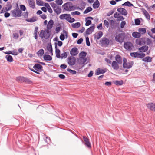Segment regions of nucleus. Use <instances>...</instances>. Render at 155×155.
Returning <instances> with one entry per match:
<instances>
[{
    "mask_svg": "<svg viewBox=\"0 0 155 155\" xmlns=\"http://www.w3.org/2000/svg\"><path fill=\"white\" fill-rule=\"evenodd\" d=\"M105 60L107 63L111 64L112 62L108 58H105Z\"/></svg>",
    "mask_w": 155,
    "mask_h": 155,
    "instance_id": "nucleus-62",
    "label": "nucleus"
},
{
    "mask_svg": "<svg viewBox=\"0 0 155 155\" xmlns=\"http://www.w3.org/2000/svg\"><path fill=\"white\" fill-rule=\"evenodd\" d=\"M106 71V69H103L100 68L97 69L95 71V74L98 75L100 74H104Z\"/></svg>",
    "mask_w": 155,
    "mask_h": 155,
    "instance_id": "nucleus-18",
    "label": "nucleus"
},
{
    "mask_svg": "<svg viewBox=\"0 0 155 155\" xmlns=\"http://www.w3.org/2000/svg\"><path fill=\"white\" fill-rule=\"evenodd\" d=\"M124 46L125 49L129 50H132L133 47L132 43L128 42L124 43Z\"/></svg>",
    "mask_w": 155,
    "mask_h": 155,
    "instance_id": "nucleus-9",
    "label": "nucleus"
},
{
    "mask_svg": "<svg viewBox=\"0 0 155 155\" xmlns=\"http://www.w3.org/2000/svg\"><path fill=\"white\" fill-rule=\"evenodd\" d=\"M38 27H36L35 28V30L33 34V35L34 36V38L35 39H37L38 37Z\"/></svg>",
    "mask_w": 155,
    "mask_h": 155,
    "instance_id": "nucleus-22",
    "label": "nucleus"
},
{
    "mask_svg": "<svg viewBox=\"0 0 155 155\" xmlns=\"http://www.w3.org/2000/svg\"><path fill=\"white\" fill-rule=\"evenodd\" d=\"M111 66L114 70H117L119 69V64L115 61H113L111 63Z\"/></svg>",
    "mask_w": 155,
    "mask_h": 155,
    "instance_id": "nucleus-15",
    "label": "nucleus"
},
{
    "mask_svg": "<svg viewBox=\"0 0 155 155\" xmlns=\"http://www.w3.org/2000/svg\"><path fill=\"white\" fill-rule=\"evenodd\" d=\"M115 60L118 64H121L122 63V58L119 55H117L115 57Z\"/></svg>",
    "mask_w": 155,
    "mask_h": 155,
    "instance_id": "nucleus-16",
    "label": "nucleus"
},
{
    "mask_svg": "<svg viewBox=\"0 0 155 155\" xmlns=\"http://www.w3.org/2000/svg\"><path fill=\"white\" fill-rule=\"evenodd\" d=\"M68 14H64L61 15L59 16L61 20L66 19V18L68 17Z\"/></svg>",
    "mask_w": 155,
    "mask_h": 155,
    "instance_id": "nucleus-34",
    "label": "nucleus"
},
{
    "mask_svg": "<svg viewBox=\"0 0 155 155\" xmlns=\"http://www.w3.org/2000/svg\"><path fill=\"white\" fill-rule=\"evenodd\" d=\"M11 12L12 16L14 17H19L21 16L22 12L19 9L18 7H17L15 9L12 10Z\"/></svg>",
    "mask_w": 155,
    "mask_h": 155,
    "instance_id": "nucleus-2",
    "label": "nucleus"
},
{
    "mask_svg": "<svg viewBox=\"0 0 155 155\" xmlns=\"http://www.w3.org/2000/svg\"><path fill=\"white\" fill-rule=\"evenodd\" d=\"M87 61L86 58H82V59H78V61L79 63L81 64H84Z\"/></svg>",
    "mask_w": 155,
    "mask_h": 155,
    "instance_id": "nucleus-40",
    "label": "nucleus"
},
{
    "mask_svg": "<svg viewBox=\"0 0 155 155\" xmlns=\"http://www.w3.org/2000/svg\"><path fill=\"white\" fill-rule=\"evenodd\" d=\"M80 14V13L78 11H75L71 12V14L72 15H78Z\"/></svg>",
    "mask_w": 155,
    "mask_h": 155,
    "instance_id": "nucleus-51",
    "label": "nucleus"
},
{
    "mask_svg": "<svg viewBox=\"0 0 155 155\" xmlns=\"http://www.w3.org/2000/svg\"><path fill=\"white\" fill-rule=\"evenodd\" d=\"M103 35V33L101 31H100L97 35H94V38L95 39L99 40Z\"/></svg>",
    "mask_w": 155,
    "mask_h": 155,
    "instance_id": "nucleus-27",
    "label": "nucleus"
},
{
    "mask_svg": "<svg viewBox=\"0 0 155 155\" xmlns=\"http://www.w3.org/2000/svg\"><path fill=\"white\" fill-rule=\"evenodd\" d=\"M139 31L140 32V33H141L142 34L145 33L146 32V29L145 28H140L139 29Z\"/></svg>",
    "mask_w": 155,
    "mask_h": 155,
    "instance_id": "nucleus-43",
    "label": "nucleus"
},
{
    "mask_svg": "<svg viewBox=\"0 0 155 155\" xmlns=\"http://www.w3.org/2000/svg\"><path fill=\"white\" fill-rule=\"evenodd\" d=\"M100 42L102 46H106L109 45L110 41L107 38H103L100 41Z\"/></svg>",
    "mask_w": 155,
    "mask_h": 155,
    "instance_id": "nucleus-6",
    "label": "nucleus"
},
{
    "mask_svg": "<svg viewBox=\"0 0 155 155\" xmlns=\"http://www.w3.org/2000/svg\"><path fill=\"white\" fill-rule=\"evenodd\" d=\"M83 41V39L82 38H81L78 39L77 42L78 44H81Z\"/></svg>",
    "mask_w": 155,
    "mask_h": 155,
    "instance_id": "nucleus-64",
    "label": "nucleus"
},
{
    "mask_svg": "<svg viewBox=\"0 0 155 155\" xmlns=\"http://www.w3.org/2000/svg\"><path fill=\"white\" fill-rule=\"evenodd\" d=\"M104 24L107 28L109 27V22L108 21L106 20L104 21Z\"/></svg>",
    "mask_w": 155,
    "mask_h": 155,
    "instance_id": "nucleus-56",
    "label": "nucleus"
},
{
    "mask_svg": "<svg viewBox=\"0 0 155 155\" xmlns=\"http://www.w3.org/2000/svg\"><path fill=\"white\" fill-rule=\"evenodd\" d=\"M17 79L18 80H23L25 82H31L30 80L27 78H24L23 77H19L17 78Z\"/></svg>",
    "mask_w": 155,
    "mask_h": 155,
    "instance_id": "nucleus-39",
    "label": "nucleus"
},
{
    "mask_svg": "<svg viewBox=\"0 0 155 155\" xmlns=\"http://www.w3.org/2000/svg\"><path fill=\"white\" fill-rule=\"evenodd\" d=\"M51 5L53 8V10L55 8V7H56L58 6H57L54 3H51Z\"/></svg>",
    "mask_w": 155,
    "mask_h": 155,
    "instance_id": "nucleus-61",
    "label": "nucleus"
},
{
    "mask_svg": "<svg viewBox=\"0 0 155 155\" xmlns=\"http://www.w3.org/2000/svg\"><path fill=\"white\" fill-rule=\"evenodd\" d=\"M152 58L150 56H147L142 59L143 61L147 62H151L152 61Z\"/></svg>",
    "mask_w": 155,
    "mask_h": 155,
    "instance_id": "nucleus-25",
    "label": "nucleus"
},
{
    "mask_svg": "<svg viewBox=\"0 0 155 155\" xmlns=\"http://www.w3.org/2000/svg\"><path fill=\"white\" fill-rule=\"evenodd\" d=\"M94 24H93L92 26L87 29L86 33L87 35H89L92 33L94 31Z\"/></svg>",
    "mask_w": 155,
    "mask_h": 155,
    "instance_id": "nucleus-12",
    "label": "nucleus"
},
{
    "mask_svg": "<svg viewBox=\"0 0 155 155\" xmlns=\"http://www.w3.org/2000/svg\"><path fill=\"white\" fill-rule=\"evenodd\" d=\"M36 3L39 6H43L44 4V2L41 0H36Z\"/></svg>",
    "mask_w": 155,
    "mask_h": 155,
    "instance_id": "nucleus-45",
    "label": "nucleus"
},
{
    "mask_svg": "<svg viewBox=\"0 0 155 155\" xmlns=\"http://www.w3.org/2000/svg\"><path fill=\"white\" fill-rule=\"evenodd\" d=\"M5 58L7 61L8 62H12L13 61V59L12 57L10 55H7L5 56Z\"/></svg>",
    "mask_w": 155,
    "mask_h": 155,
    "instance_id": "nucleus-33",
    "label": "nucleus"
},
{
    "mask_svg": "<svg viewBox=\"0 0 155 155\" xmlns=\"http://www.w3.org/2000/svg\"><path fill=\"white\" fill-rule=\"evenodd\" d=\"M123 67L124 68H130L132 67L134 64L133 62L132 61L127 62V59L124 58H123Z\"/></svg>",
    "mask_w": 155,
    "mask_h": 155,
    "instance_id": "nucleus-3",
    "label": "nucleus"
},
{
    "mask_svg": "<svg viewBox=\"0 0 155 155\" xmlns=\"http://www.w3.org/2000/svg\"><path fill=\"white\" fill-rule=\"evenodd\" d=\"M20 9L21 11H25L26 10V7L24 5H20Z\"/></svg>",
    "mask_w": 155,
    "mask_h": 155,
    "instance_id": "nucleus-49",
    "label": "nucleus"
},
{
    "mask_svg": "<svg viewBox=\"0 0 155 155\" xmlns=\"http://www.w3.org/2000/svg\"><path fill=\"white\" fill-rule=\"evenodd\" d=\"M100 3L98 0H96L93 5V8L94 9H96L99 7Z\"/></svg>",
    "mask_w": 155,
    "mask_h": 155,
    "instance_id": "nucleus-29",
    "label": "nucleus"
},
{
    "mask_svg": "<svg viewBox=\"0 0 155 155\" xmlns=\"http://www.w3.org/2000/svg\"><path fill=\"white\" fill-rule=\"evenodd\" d=\"M83 138L85 142V144L88 147H91V146L90 143L88 141V139L85 136H83Z\"/></svg>",
    "mask_w": 155,
    "mask_h": 155,
    "instance_id": "nucleus-26",
    "label": "nucleus"
},
{
    "mask_svg": "<svg viewBox=\"0 0 155 155\" xmlns=\"http://www.w3.org/2000/svg\"><path fill=\"white\" fill-rule=\"evenodd\" d=\"M92 8L91 7H88L86 9V10L84 11L83 13L84 14H87L90 12L92 11Z\"/></svg>",
    "mask_w": 155,
    "mask_h": 155,
    "instance_id": "nucleus-42",
    "label": "nucleus"
},
{
    "mask_svg": "<svg viewBox=\"0 0 155 155\" xmlns=\"http://www.w3.org/2000/svg\"><path fill=\"white\" fill-rule=\"evenodd\" d=\"M47 49L48 51L52 55V49L51 45V44L48 45L47 46Z\"/></svg>",
    "mask_w": 155,
    "mask_h": 155,
    "instance_id": "nucleus-38",
    "label": "nucleus"
},
{
    "mask_svg": "<svg viewBox=\"0 0 155 155\" xmlns=\"http://www.w3.org/2000/svg\"><path fill=\"white\" fill-rule=\"evenodd\" d=\"M148 47L147 45L143 46L138 48L139 52L140 53H143L146 52L148 50Z\"/></svg>",
    "mask_w": 155,
    "mask_h": 155,
    "instance_id": "nucleus-11",
    "label": "nucleus"
},
{
    "mask_svg": "<svg viewBox=\"0 0 155 155\" xmlns=\"http://www.w3.org/2000/svg\"><path fill=\"white\" fill-rule=\"evenodd\" d=\"M44 50L43 49H41L37 52V54L38 56H41L44 54Z\"/></svg>",
    "mask_w": 155,
    "mask_h": 155,
    "instance_id": "nucleus-41",
    "label": "nucleus"
},
{
    "mask_svg": "<svg viewBox=\"0 0 155 155\" xmlns=\"http://www.w3.org/2000/svg\"><path fill=\"white\" fill-rule=\"evenodd\" d=\"M55 2L58 5H61L63 3L62 0H56Z\"/></svg>",
    "mask_w": 155,
    "mask_h": 155,
    "instance_id": "nucleus-48",
    "label": "nucleus"
},
{
    "mask_svg": "<svg viewBox=\"0 0 155 155\" xmlns=\"http://www.w3.org/2000/svg\"><path fill=\"white\" fill-rule=\"evenodd\" d=\"M81 24L80 22H77L72 24V27L74 28H78L80 26Z\"/></svg>",
    "mask_w": 155,
    "mask_h": 155,
    "instance_id": "nucleus-37",
    "label": "nucleus"
},
{
    "mask_svg": "<svg viewBox=\"0 0 155 155\" xmlns=\"http://www.w3.org/2000/svg\"><path fill=\"white\" fill-rule=\"evenodd\" d=\"M97 28L99 30H101L102 29V23H100L97 26Z\"/></svg>",
    "mask_w": 155,
    "mask_h": 155,
    "instance_id": "nucleus-63",
    "label": "nucleus"
},
{
    "mask_svg": "<svg viewBox=\"0 0 155 155\" xmlns=\"http://www.w3.org/2000/svg\"><path fill=\"white\" fill-rule=\"evenodd\" d=\"M78 7H77L76 6L73 5L72 4H71V11H74L76 9H78Z\"/></svg>",
    "mask_w": 155,
    "mask_h": 155,
    "instance_id": "nucleus-54",
    "label": "nucleus"
},
{
    "mask_svg": "<svg viewBox=\"0 0 155 155\" xmlns=\"http://www.w3.org/2000/svg\"><path fill=\"white\" fill-rule=\"evenodd\" d=\"M44 59L46 61H51L52 58L49 55L45 54L43 57Z\"/></svg>",
    "mask_w": 155,
    "mask_h": 155,
    "instance_id": "nucleus-31",
    "label": "nucleus"
},
{
    "mask_svg": "<svg viewBox=\"0 0 155 155\" xmlns=\"http://www.w3.org/2000/svg\"><path fill=\"white\" fill-rule=\"evenodd\" d=\"M12 6L10 4L7 5L6 7L3 8L1 11L0 13L2 14L7 11H8L12 8Z\"/></svg>",
    "mask_w": 155,
    "mask_h": 155,
    "instance_id": "nucleus-14",
    "label": "nucleus"
},
{
    "mask_svg": "<svg viewBox=\"0 0 155 155\" xmlns=\"http://www.w3.org/2000/svg\"><path fill=\"white\" fill-rule=\"evenodd\" d=\"M143 14L146 17V18L148 20H150V16L148 12L145 10H143Z\"/></svg>",
    "mask_w": 155,
    "mask_h": 155,
    "instance_id": "nucleus-32",
    "label": "nucleus"
},
{
    "mask_svg": "<svg viewBox=\"0 0 155 155\" xmlns=\"http://www.w3.org/2000/svg\"><path fill=\"white\" fill-rule=\"evenodd\" d=\"M126 24V22L125 21H122L120 23V27L122 28H124V25Z\"/></svg>",
    "mask_w": 155,
    "mask_h": 155,
    "instance_id": "nucleus-55",
    "label": "nucleus"
},
{
    "mask_svg": "<svg viewBox=\"0 0 155 155\" xmlns=\"http://www.w3.org/2000/svg\"><path fill=\"white\" fill-rule=\"evenodd\" d=\"M86 41L87 45L88 46H89L90 45V44L89 41V38L88 37H87L86 38Z\"/></svg>",
    "mask_w": 155,
    "mask_h": 155,
    "instance_id": "nucleus-53",
    "label": "nucleus"
},
{
    "mask_svg": "<svg viewBox=\"0 0 155 155\" xmlns=\"http://www.w3.org/2000/svg\"><path fill=\"white\" fill-rule=\"evenodd\" d=\"M148 108L151 110L155 111V104L150 103L147 104Z\"/></svg>",
    "mask_w": 155,
    "mask_h": 155,
    "instance_id": "nucleus-17",
    "label": "nucleus"
},
{
    "mask_svg": "<svg viewBox=\"0 0 155 155\" xmlns=\"http://www.w3.org/2000/svg\"><path fill=\"white\" fill-rule=\"evenodd\" d=\"M86 22L85 25L86 26H88L91 24V21L87 18H86Z\"/></svg>",
    "mask_w": 155,
    "mask_h": 155,
    "instance_id": "nucleus-46",
    "label": "nucleus"
},
{
    "mask_svg": "<svg viewBox=\"0 0 155 155\" xmlns=\"http://www.w3.org/2000/svg\"><path fill=\"white\" fill-rule=\"evenodd\" d=\"M26 21L28 22H33L36 21V18L34 17H33L30 19H26Z\"/></svg>",
    "mask_w": 155,
    "mask_h": 155,
    "instance_id": "nucleus-44",
    "label": "nucleus"
},
{
    "mask_svg": "<svg viewBox=\"0 0 155 155\" xmlns=\"http://www.w3.org/2000/svg\"><path fill=\"white\" fill-rule=\"evenodd\" d=\"M76 59L74 57H70L68 58V64L70 65H74Z\"/></svg>",
    "mask_w": 155,
    "mask_h": 155,
    "instance_id": "nucleus-8",
    "label": "nucleus"
},
{
    "mask_svg": "<svg viewBox=\"0 0 155 155\" xmlns=\"http://www.w3.org/2000/svg\"><path fill=\"white\" fill-rule=\"evenodd\" d=\"M122 6H125L130 7L131 6H133V4L131 3L130 2L127 1L125 2L124 3L122 4Z\"/></svg>",
    "mask_w": 155,
    "mask_h": 155,
    "instance_id": "nucleus-36",
    "label": "nucleus"
},
{
    "mask_svg": "<svg viewBox=\"0 0 155 155\" xmlns=\"http://www.w3.org/2000/svg\"><path fill=\"white\" fill-rule=\"evenodd\" d=\"M67 57V54L66 52H64L62 53L61 55V57L62 59L63 58H65Z\"/></svg>",
    "mask_w": 155,
    "mask_h": 155,
    "instance_id": "nucleus-57",
    "label": "nucleus"
},
{
    "mask_svg": "<svg viewBox=\"0 0 155 155\" xmlns=\"http://www.w3.org/2000/svg\"><path fill=\"white\" fill-rule=\"evenodd\" d=\"M55 54L56 56L58 58H60V50L58 48L56 43H55Z\"/></svg>",
    "mask_w": 155,
    "mask_h": 155,
    "instance_id": "nucleus-20",
    "label": "nucleus"
},
{
    "mask_svg": "<svg viewBox=\"0 0 155 155\" xmlns=\"http://www.w3.org/2000/svg\"><path fill=\"white\" fill-rule=\"evenodd\" d=\"M130 56L132 57L137 58H143L145 56V54L143 53H139L138 52L131 53Z\"/></svg>",
    "mask_w": 155,
    "mask_h": 155,
    "instance_id": "nucleus-4",
    "label": "nucleus"
},
{
    "mask_svg": "<svg viewBox=\"0 0 155 155\" xmlns=\"http://www.w3.org/2000/svg\"><path fill=\"white\" fill-rule=\"evenodd\" d=\"M57 15H59L61 12V9L60 7L57 6L53 10Z\"/></svg>",
    "mask_w": 155,
    "mask_h": 155,
    "instance_id": "nucleus-24",
    "label": "nucleus"
},
{
    "mask_svg": "<svg viewBox=\"0 0 155 155\" xmlns=\"http://www.w3.org/2000/svg\"><path fill=\"white\" fill-rule=\"evenodd\" d=\"M67 70L70 73L72 74H76V71L74 70H72L68 68Z\"/></svg>",
    "mask_w": 155,
    "mask_h": 155,
    "instance_id": "nucleus-47",
    "label": "nucleus"
},
{
    "mask_svg": "<svg viewBox=\"0 0 155 155\" xmlns=\"http://www.w3.org/2000/svg\"><path fill=\"white\" fill-rule=\"evenodd\" d=\"M18 54V52L16 50H13L12 51V55H16Z\"/></svg>",
    "mask_w": 155,
    "mask_h": 155,
    "instance_id": "nucleus-59",
    "label": "nucleus"
},
{
    "mask_svg": "<svg viewBox=\"0 0 155 155\" xmlns=\"http://www.w3.org/2000/svg\"><path fill=\"white\" fill-rule=\"evenodd\" d=\"M114 83L117 85H122L123 84V82L122 80L120 81L116 80L114 81Z\"/></svg>",
    "mask_w": 155,
    "mask_h": 155,
    "instance_id": "nucleus-35",
    "label": "nucleus"
},
{
    "mask_svg": "<svg viewBox=\"0 0 155 155\" xmlns=\"http://www.w3.org/2000/svg\"><path fill=\"white\" fill-rule=\"evenodd\" d=\"M60 38L62 41L64 40L65 39L64 35L63 34H61L60 36Z\"/></svg>",
    "mask_w": 155,
    "mask_h": 155,
    "instance_id": "nucleus-58",
    "label": "nucleus"
},
{
    "mask_svg": "<svg viewBox=\"0 0 155 155\" xmlns=\"http://www.w3.org/2000/svg\"><path fill=\"white\" fill-rule=\"evenodd\" d=\"M124 38V34L121 33L117 35L115 37V39L117 41L121 43L123 42Z\"/></svg>",
    "mask_w": 155,
    "mask_h": 155,
    "instance_id": "nucleus-5",
    "label": "nucleus"
},
{
    "mask_svg": "<svg viewBox=\"0 0 155 155\" xmlns=\"http://www.w3.org/2000/svg\"><path fill=\"white\" fill-rule=\"evenodd\" d=\"M132 36L134 38H140L141 36V34L137 32H134L132 34Z\"/></svg>",
    "mask_w": 155,
    "mask_h": 155,
    "instance_id": "nucleus-30",
    "label": "nucleus"
},
{
    "mask_svg": "<svg viewBox=\"0 0 155 155\" xmlns=\"http://www.w3.org/2000/svg\"><path fill=\"white\" fill-rule=\"evenodd\" d=\"M120 15V14L118 13L117 12H116L114 15V17L115 18H118Z\"/></svg>",
    "mask_w": 155,
    "mask_h": 155,
    "instance_id": "nucleus-60",
    "label": "nucleus"
},
{
    "mask_svg": "<svg viewBox=\"0 0 155 155\" xmlns=\"http://www.w3.org/2000/svg\"><path fill=\"white\" fill-rule=\"evenodd\" d=\"M19 37L18 34L17 33H14L13 34V37L15 39H17Z\"/></svg>",
    "mask_w": 155,
    "mask_h": 155,
    "instance_id": "nucleus-52",
    "label": "nucleus"
},
{
    "mask_svg": "<svg viewBox=\"0 0 155 155\" xmlns=\"http://www.w3.org/2000/svg\"><path fill=\"white\" fill-rule=\"evenodd\" d=\"M86 55V52L84 51L81 52L79 54V58H80V59H82V58H86L85 57Z\"/></svg>",
    "mask_w": 155,
    "mask_h": 155,
    "instance_id": "nucleus-28",
    "label": "nucleus"
},
{
    "mask_svg": "<svg viewBox=\"0 0 155 155\" xmlns=\"http://www.w3.org/2000/svg\"><path fill=\"white\" fill-rule=\"evenodd\" d=\"M78 53V49L76 47L73 48L70 51V54L73 56L76 55Z\"/></svg>",
    "mask_w": 155,
    "mask_h": 155,
    "instance_id": "nucleus-10",
    "label": "nucleus"
},
{
    "mask_svg": "<svg viewBox=\"0 0 155 155\" xmlns=\"http://www.w3.org/2000/svg\"><path fill=\"white\" fill-rule=\"evenodd\" d=\"M140 23V20L139 19H137L135 20V23L136 25H139Z\"/></svg>",
    "mask_w": 155,
    "mask_h": 155,
    "instance_id": "nucleus-50",
    "label": "nucleus"
},
{
    "mask_svg": "<svg viewBox=\"0 0 155 155\" xmlns=\"http://www.w3.org/2000/svg\"><path fill=\"white\" fill-rule=\"evenodd\" d=\"M54 21L52 20H50L48 22V23L47 25V30L51 29L52 27L54 25Z\"/></svg>",
    "mask_w": 155,
    "mask_h": 155,
    "instance_id": "nucleus-21",
    "label": "nucleus"
},
{
    "mask_svg": "<svg viewBox=\"0 0 155 155\" xmlns=\"http://www.w3.org/2000/svg\"><path fill=\"white\" fill-rule=\"evenodd\" d=\"M28 2L30 7L33 9L35 8V2L34 0H28Z\"/></svg>",
    "mask_w": 155,
    "mask_h": 155,
    "instance_id": "nucleus-23",
    "label": "nucleus"
},
{
    "mask_svg": "<svg viewBox=\"0 0 155 155\" xmlns=\"http://www.w3.org/2000/svg\"><path fill=\"white\" fill-rule=\"evenodd\" d=\"M72 3L70 2H67L64 4L63 6L65 10L67 11H71Z\"/></svg>",
    "mask_w": 155,
    "mask_h": 155,
    "instance_id": "nucleus-7",
    "label": "nucleus"
},
{
    "mask_svg": "<svg viewBox=\"0 0 155 155\" xmlns=\"http://www.w3.org/2000/svg\"><path fill=\"white\" fill-rule=\"evenodd\" d=\"M50 35V32L48 30L46 29L45 30H41L40 31L39 34V36L41 38L43 39H48Z\"/></svg>",
    "mask_w": 155,
    "mask_h": 155,
    "instance_id": "nucleus-1",
    "label": "nucleus"
},
{
    "mask_svg": "<svg viewBox=\"0 0 155 155\" xmlns=\"http://www.w3.org/2000/svg\"><path fill=\"white\" fill-rule=\"evenodd\" d=\"M42 66L39 64H36L33 66V68L37 71H41L42 70Z\"/></svg>",
    "mask_w": 155,
    "mask_h": 155,
    "instance_id": "nucleus-19",
    "label": "nucleus"
},
{
    "mask_svg": "<svg viewBox=\"0 0 155 155\" xmlns=\"http://www.w3.org/2000/svg\"><path fill=\"white\" fill-rule=\"evenodd\" d=\"M117 11L120 13L122 15H126L127 14V10L124 8H120L117 9Z\"/></svg>",
    "mask_w": 155,
    "mask_h": 155,
    "instance_id": "nucleus-13",
    "label": "nucleus"
}]
</instances>
